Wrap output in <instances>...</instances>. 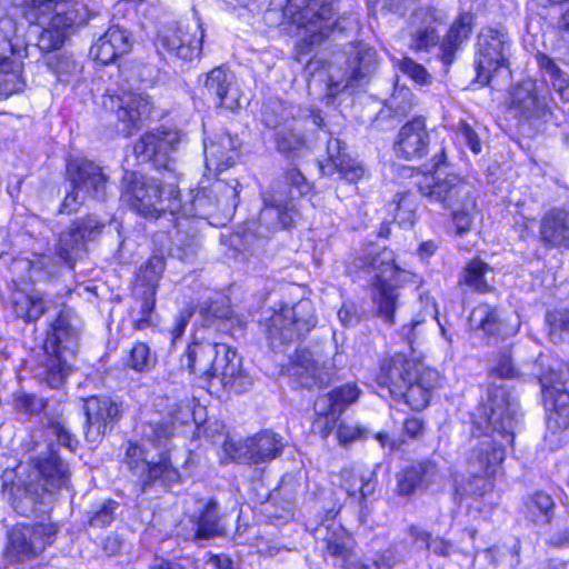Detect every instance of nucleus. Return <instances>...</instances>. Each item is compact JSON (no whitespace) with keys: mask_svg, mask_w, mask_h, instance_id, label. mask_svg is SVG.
Masks as SVG:
<instances>
[{"mask_svg":"<svg viewBox=\"0 0 569 569\" xmlns=\"http://www.w3.org/2000/svg\"><path fill=\"white\" fill-rule=\"evenodd\" d=\"M517 403L502 386L492 385L487 401L479 408L472 435L482 437L468 459L472 480L468 492L483 496L492 490V482L483 477L497 473L506 457V446L512 445L517 425Z\"/></svg>","mask_w":569,"mask_h":569,"instance_id":"obj_1","label":"nucleus"},{"mask_svg":"<svg viewBox=\"0 0 569 569\" xmlns=\"http://www.w3.org/2000/svg\"><path fill=\"white\" fill-rule=\"evenodd\" d=\"M21 466L18 469H6L1 475L2 493L20 515L32 512L37 503L46 496H52L68 486V465L53 451L47 457L31 459L28 479H21Z\"/></svg>","mask_w":569,"mask_h":569,"instance_id":"obj_2","label":"nucleus"},{"mask_svg":"<svg viewBox=\"0 0 569 569\" xmlns=\"http://www.w3.org/2000/svg\"><path fill=\"white\" fill-rule=\"evenodd\" d=\"M23 18L41 28L37 47L41 51L60 48L74 29L88 21L84 4L68 0H10Z\"/></svg>","mask_w":569,"mask_h":569,"instance_id":"obj_3","label":"nucleus"},{"mask_svg":"<svg viewBox=\"0 0 569 569\" xmlns=\"http://www.w3.org/2000/svg\"><path fill=\"white\" fill-rule=\"evenodd\" d=\"M81 335V320L64 306L49 325L43 350L47 356L41 379L52 389L60 388L70 375Z\"/></svg>","mask_w":569,"mask_h":569,"instance_id":"obj_4","label":"nucleus"},{"mask_svg":"<svg viewBox=\"0 0 569 569\" xmlns=\"http://www.w3.org/2000/svg\"><path fill=\"white\" fill-rule=\"evenodd\" d=\"M180 192L174 184L162 186L154 178L137 171H124L120 200L146 218H159L164 212L176 216L181 208Z\"/></svg>","mask_w":569,"mask_h":569,"instance_id":"obj_5","label":"nucleus"},{"mask_svg":"<svg viewBox=\"0 0 569 569\" xmlns=\"http://www.w3.org/2000/svg\"><path fill=\"white\" fill-rule=\"evenodd\" d=\"M311 184L296 167L287 169L283 176L274 180L269 190L263 192L264 208L259 216L260 223H266L264 230H259L260 237H268L278 224L290 227L298 211L295 204L296 196L307 194Z\"/></svg>","mask_w":569,"mask_h":569,"instance_id":"obj_6","label":"nucleus"},{"mask_svg":"<svg viewBox=\"0 0 569 569\" xmlns=\"http://www.w3.org/2000/svg\"><path fill=\"white\" fill-rule=\"evenodd\" d=\"M552 106L549 91L532 78L523 79L509 89L508 109L521 122H547L552 116Z\"/></svg>","mask_w":569,"mask_h":569,"instance_id":"obj_7","label":"nucleus"},{"mask_svg":"<svg viewBox=\"0 0 569 569\" xmlns=\"http://www.w3.org/2000/svg\"><path fill=\"white\" fill-rule=\"evenodd\" d=\"M166 269V258L153 254L137 270L132 295L139 307L138 317L132 320L134 330H146L156 325V295Z\"/></svg>","mask_w":569,"mask_h":569,"instance_id":"obj_8","label":"nucleus"},{"mask_svg":"<svg viewBox=\"0 0 569 569\" xmlns=\"http://www.w3.org/2000/svg\"><path fill=\"white\" fill-rule=\"evenodd\" d=\"M317 319L309 300H301L292 307H284L269 320L267 335L270 347L276 351L305 337L316 327Z\"/></svg>","mask_w":569,"mask_h":569,"instance_id":"obj_9","label":"nucleus"},{"mask_svg":"<svg viewBox=\"0 0 569 569\" xmlns=\"http://www.w3.org/2000/svg\"><path fill=\"white\" fill-rule=\"evenodd\" d=\"M418 0H388L390 10L410 16V48L416 51H427L439 42L437 26L445 23L448 14L433 7L417 8Z\"/></svg>","mask_w":569,"mask_h":569,"instance_id":"obj_10","label":"nucleus"},{"mask_svg":"<svg viewBox=\"0 0 569 569\" xmlns=\"http://www.w3.org/2000/svg\"><path fill=\"white\" fill-rule=\"evenodd\" d=\"M238 187L237 180H232L231 183L218 180L210 188L198 190L191 197L190 202H181L177 214L207 218L221 213L223 217L230 218L238 204Z\"/></svg>","mask_w":569,"mask_h":569,"instance_id":"obj_11","label":"nucleus"},{"mask_svg":"<svg viewBox=\"0 0 569 569\" xmlns=\"http://www.w3.org/2000/svg\"><path fill=\"white\" fill-rule=\"evenodd\" d=\"M57 533L58 527L52 522L16 526L8 532L3 557L11 563L32 560L53 543Z\"/></svg>","mask_w":569,"mask_h":569,"instance_id":"obj_12","label":"nucleus"},{"mask_svg":"<svg viewBox=\"0 0 569 569\" xmlns=\"http://www.w3.org/2000/svg\"><path fill=\"white\" fill-rule=\"evenodd\" d=\"M369 264L378 270L375 274L372 296L377 316L386 323L395 325V312L401 305L402 295L400 288L391 280L397 273L392 252L385 249L376 253Z\"/></svg>","mask_w":569,"mask_h":569,"instance_id":"obj_13","label":"nucleus"},{"mask_svg":"<svg viewBox=\"0 0 569 569\" xmlns=\"http://www.w3.org/2000/svg\"><path fill=\"white\" fill-rule=\"evenodd\" d=\"M287 12L295 23L305 28L302 43L307 49L327 38L333 26L335 12L327 0H287Z\"/></svg>","mask_w":569,"mask_h":569,"instance_id":"obj_14","label":"nucleus"},{"mask_svg":"<svg viewBox=\"0 0 569 569\" xmlns=\"http://www.w3.org/2000/svg\"><path fill=\"white\" fill-rule=\"evenodd\" d=\"M476 70L477 81L489 83L492 73L508 67L510 38L503 30L483 28L477 37Z\"/></svg>","mask_w":569,"mask_h":569,"instance_id":"obj_15","label":"nucleus"},{"mask_svg":"<svg viewBox=\"0 0 569 569\" xmlns=\"http://www.w3.org/2000/svg\"><path fill=\"white\" fill-rule=\"evenodd\" d=\"M103 229L104 223L93 214L74 219L59 234L56 256L72 267L77 260L87 253L88 242L94 241Z\"/></svg>","mask_w":569,"mask_h":569,"instance_id":"obj_16","label":"nucleus"},{"mask_svg":"<svg viewBox=\"0 0 569 569\" xmlns=\"http://www.w3.org/2000/svg\"><path fill=\"white\" fill-rule=\"evenodd\" d=\"M204 31L199 22L164 26L159 30L156 47L181 60H192L201 53Z\"/></svg>","mask_w":569,"mask_h":569,"instance_id":"obj_17","label":"nucleus"},{"mask_svg":"<svg viewBox=\"0 0 569 569\" xmlns=\"http://www.w3.org/2000/svg\"><path fill=\"white\" fill-rule=\"evenodd\" d=\"M419 192L430 202H438L445 209L466 208L475 206L471 186L457 174H448L446 178L425 177L418 184Z\"/></svg>","mask_w":569,"mask_h":569,"instance_id":"obj_18","label":"nucleus"},{"mask_svg":"<svg viewBox=\"0 0 569 569\" xmlns=\"http://www.w3.org/2000/svg\"><path fill=\"white\" fill-rule=\"evenodd\" d=\"M223 449L232 460L259 465L277 458L283 449V443L280 436L266 430L246 439L239 446L226 441Z\"/></svg>","mask_w":569,"mask_h":569,"instance_id":"obj_19","label":"nucleus"},{"mask_svg":"<svg viewBox=\"0 0 569 569\" xmlns=\"http://www.w3.org/2000/svg\"><path fill=\"white\" fill-rule=\"evenodd\" d=\"M124 463L132 473L141 479L144 487L156 481H161L162 485L170 487L180 481V473L172 467L169 457L161 456L158 462H148L143 449L136 443L128 446Z\"/></svg>","mask_w":569,"mask_h":569,"instance_id":"obj_20","label":"nucleus"},{"mask_svg":"<svg viewBox=\"0 0 569 569\" xmlns=\"http://www.w3.org/2000/svg\"><path fill=\"white\" fill-rule=\"evenodd\" d=\"M102 106L116 113L123 124V133L131 136L140 128L142 117L149 114L151 103L143 93L123 91L121 94L108 92L103 97Z\"/></svg>","mask_w":569,"mask_h":569,"instance_id":"obj_21","label":"nucleus"},{"mask_svg":"<svg viewBox=\"0 0 569 569\" xmlns=\"http://www.w3.org/2000/svg\"><path fill=\"white\" fill-rule=\"evenodd\" d=\"M181 140L179 131L159 128L146 132L133 147L138 160L151 161L156 167L169 168V153L174 151Z\"/></svg>","mask_w":569,"mask_h":569,"instance_id":"obj_22","label":"nucleus"},{"mask_svg":"<svg viewBox=\"0 0 569 569\" xmlns=\"http://www.w3.org/2000/svg\"><path fill=\"white\" fill-rule=\"evenodd\" d=\"M287 370L292 382L306 389L322 388L335 376L333 366L320 363L309 350H297Z\"/></svg>","mask_w":569,"mask_h":569,"instance_id":"obj_23","label":"nucleus"},{"mask_svg":"<svg viewBox=\"0 0 569 569\" xmlns=\"http://www.w3.org/2000/svg\"><path fill=\"white\" fill-rule=\"evenodd\" d=\"M86 415V438L90 442H97L112 428L120 419V408L117 402L108 397L92 396L84 400Z\"/></svg>","mask_w":569,"mask_h":569,"instance_id":"obj_24","label":"nucleus"},{"mask_svg":"<svg viewBox=\"0 0 569 569\" xmlns=\"http://www.w3.org/2000/svg\"><path fill=\"white\" fill-rule=\"evenodd\" d=\"M442 476L438 465L425 459L411 463L397 475L396 492L400 497H412L428 491L441 482Z\"/></svg>","mask_w":569,"mask_h":569,"instance_id":"obj_25","label":"nucleus"},{"mask_svg":"<svg viewBox=\"0 0 569 569\" xmlns=\"http://www.w3.org/2000/svg\"><path fill=\"white\" fill-rule=\"evenodd\" d=\"M67 174L70 184L82 188L90 198L106 199L108 177L100 166L89 160H72L67 164Z\"/></svg>","mask_w":569,"mask_h":569,"instance_id":"obj_26","label":"nucleus"},{"mask_svg":"<svg viewBox=\"0 0 569 569\" xmlns=\"http://www.w3.org/2000/svg\"><path fill=\"white\" fill-rule=\"evenodd\" d=\"M217 379L224 387L236 392L246 391L252 383L250 376L242 368V360L237 351L222 343L212 373V380Z\"/></svg>","mask_w":569,"mask_h":569,"instance_id":"obj_27","label":"nucleus"},{"mask_svg":"<svg viewBox=\"0 0 569 569\" xmlns=\"http://www.w3.org/2000/svg\"><path fill=\"white\" fill-rule=\"evenodd\" d=\"M421 365L416 359H409L402 353H397L382 361L377 382L381 387L388 388L391 396L398 398L399 393H403L408 381Z\"/></svg>","mask_w":569,"mask_h":569,"instance_id":"obj_28","label":"nucleus"},{"mask_svg":"<svg viewBox=\"0 0 569 569\" xmlns=\"http://www.w3.org/2000/svg\"><path fill=\"white\" fill-rule=\"evenodd\" d=\"M339 510L340 507L329 509L327 518L312 532L317 543L321 545V548L330 556L347 561L351 551L350 537L345 528L333 519Z\"/></svg>","mask_w":569,"mask_h":569,"instance_id":"obj_29","label":"nucleus"},{"mask_svg":"<svg viewBox=\"0 0 569 569\" xmlns=\"http://www.w3.org/2000/svg\"><path fill=\"white\" fill-rule=\"evenodd\" d=\"M439 372L421 365L408 381L403 393H399L398 398H403L412 410H423L429 406L432 392L439 387Z\"/></svg>","mask_w":569,"mask_h":569,"instance_id":"obj_30","label":"nucleus"},{"mask_svg":"<svg viewBox=\"0 0 569 569\" xmlns=\"http://www.w3.org/2000/svg\"><path fill=\"white\" fill-rule=\"evenodd\" d=\"M429 143L426 121L423 118L417 117L400 128L395 150L400 158L407 160L420 159L427 153Z\"/></svg>","mask_w":569,"mask_h":569,"instance_id":"obj_31","label":"nucleus"},{"mask_svg":"<svg viewBox=\"0 0 569 569\" xmlns=\"http://www.w3.org/2000/svg\"><path fill=\"white\" fill-rule=\"evenodd\" d=\"M203 89L216 107L234 111L240 107V92L233 86L232 76L224 69L217 67L204 76Z\"/></svg>","mask_w":569,"mask_h":569,"instance_id":"obj_32","label":"nucleus"},{"mask_svg":"<svg viewBox=\"0 0 569 569\" xmlns=\"http://www.w3.org/2000/svg\"><path fill=\"white\" fill-rule=\"evenodd\" d=\"M220 346L222 343L218 342H193L189 345L181 357V367L187 368L192 375L211 381Z\"/></svg>","mask_w":569,"mask_h":569,"instance_id":"obj_33","label":"nucleus"},{"mask_svg":"<svg viewBox=\"0 0 569 569\" xmlns=\"http://www.w3.org/2000/svg\"><path fill=\"white\" fill-rule=\"evenodd\" d=\"M237 157V140L228 132L217 133L204 141L206 168L209 171L220 172L232 167Z\"/></svg>","mask_w":569,"mask_h":569,"instance_id":"obj_34","label":"nucleus"},{"mask_svg":"<svg viewBox=\"0 0 569 569\" xmlns=\"http://www.w3.org/2000/svg\"><path fill=\"white\" fill-rule=\"evenodd\" d=\"M196 506L197 511L189 516L190 522L196 528L194 539L208 540L224 535L218 501L197 499Z\"/></svg>","mask_w":569,"mask_h":569,"instance_id":"obj_35","label":"nucleus"},{"mask_svg":"<svg viewBox=\"0 0 569 569\" xmlns=\"http://www.w3.org/2000/svg\"><path fill=\"white\" fill-rule=\"evenodd\" d=\"M131 46L129 32L113 26L91 46L90 56L102 64H109L118 57L129 52Z\"/></svg>","mask_w":569,"mask_h":569,"instance_id":"obj_36","label":"nucleus"},{"mask_svg":"<svg viewBox=\"0 0 569 569\" xmlns=\"http://www.w3.org/2000/svg\"><path fill=\"white\" fill-rule=\"evenodd\" d=\"M342 142L337 138H330L327 143L328 163L321 166L325 173H330L333 168L340 178L348 182H357L366 174L365 167L342 151Z\"/></svg>","mask_w":569,"mask_h":569,"instance_id":"obj_37","label":"nucleus"},{"mask_svg":"<svg viewBox=\"0 0 569 569\" xmlns=\"http://www.w3.org/2000/svg\"><path fill=\"white\" fill-rule=\"evenodd\" d=\"M276 150L287 159L305 157L309 152V146L302 129L298 122L291 119L284 122L273 133Z\"/></svg>","mask_w":569,"mask_h":569,"instance_id":"obj_38","label":"nucleus"},{"mask_svg":"<svg viewBox=\"0 0 569 569\" xmlns=\"http://www.w3.org/2000/svg\"><path fill=\"white\" fill-rule=\"evenodd\" d=\"M473 19L472 13L462 12L449 28L440 43V58L445 64L452 63L456 52L469 39L473 28Z\"/></svg>","mask_w":569,"mask_h":569,"instance_id":"obj_39","label":"nucleus"},{"mask_svg":"<svg viewBox=\"0 0 569 569\" xmlns=\"http://www.w3.org/2000/svg\"><path fill=\"white\" fill-rule=\"evenodd\" d=\"M11 309L17 319L26 323L37 322L48 310V301L38 291L17 289L11 295Z\"/></svg>","mask_w":569,"mask_h":569,"instance_id":"obj_40","label":"nucleus"},{"mask_svg":"<svg viewBox=\"0 0 569 569\" xmlns=\"http://www.w3.org/2000/svg\"><path fill=\"white\" fill-rule=\"evenodd\" d=\"M360 389L352 383L337 387L330 392L319 396L313 405L316 413L342 415L360 396Z\"/></svg>","mask_w":569,"mask_h":569,"instance_id":"obj_41","label":"nucleus"},{"mask_svg":"<svg viewBox=\"0 0 569 569\" xmlns=\"http://www.w3.org/2000/svg\"><path fill=\"white\" fill-rule=\"evenodd\" d=\"M540 234L551 246L569 248V213L565 210L548 212L541 221Z\"/></svg>","mask_w":569,"mask_h":569,"instance_id":"obj_42","label":"nucleus"},{"mask_svg":"<svg viewBox=\"0 0 569 569\" xmlns=\"http://www.w3.org/2000/svg\"><path fill=\"white\" fill-rule=\"evenodd\" d=\"M341 487L346 490L349 497H358L359 501H365L370 497L376 489V481L373 475H367L360 469L350 467L343 468L340 472Z\"/></svg>","mask_w":569,"mask_h":569,"instance_id":"obj_43","label":"nucleus"},{"mask_svg":"<svg viewBox=\"0 0 569 569\" xmlns=\"http://www.w3.org/2000/svg\"><path fill=\"white\" fill-rule=\"evenodd\" d=\"M469 322L472 328L480 329L490 336H508L511 333L500 318L498 310L489 305L476 307L469 317Z\"/></svg>","mask_w":569,"mask_h":569,"instance_id":"obj_44","label":"nucleus"},{"mask_svg":"<svg viewBox=\"0 0 569 569\" xmlns=\"http://www.w3.org/2000/svg\"><path fill=\"white\" fill-rule=\"evenodd\" d=\"M27 54L28 46L17 36L16 22L9 17L0 18V60L24 58Z\"/></svg>","mask_w":569,"mask_h":569,"instance_id":"obj_45","label":"nucleus"},{"mask_svg":"<svg viewBox=\"0 0 569 569\" xmlns=\"http://www.w3.org/2000/svg\"><path fill=\"white\" fill-rule=\"evenodd\" d=\"M21 59L0 60V98L9 97L24 88Z\"/></svg>","mask_w":569,"mask_h":569,"instance_id":"obj_46","label":"nucleus"},{"mask_svg":"<svg viewBox=\"0 0 569 569\" xmlns=\"http://www.w3.org/2000/svg\"><path fill=\"white\" fill-rule=\"evenodd\" d=\"M436 303L427 297L423 311L412 319L410 323L402 326L400 335L412 351L415 350V345L419 343L425 336V322L428 318L436 319Z\"/></svg>","mask_w":569,"mask_h":569,"instance_id":"obj_47","label":"nucleus"},{"mask_svg":"<svg viewBox=\"0 0 569 569\" xmlns=\"http://www.w3.org/2000/svg\"><path fill=\"white\" fill-rule=\"evenodd\" d=\"M547 336L555 345L569 341V309H553L546 312Z\"/></svg>","mask_w":569,"mask_h":569,"instance_id":"obj_48","label":"nucleus"},{"mask_svg":"<svg viewBox=\"0 0 569 569\" xmlns=\"http://www.w3.org/2000/svg\"><path fill=\"white\" fill-rule=\"evenodd\" d=\"M555 502L552 498L541 491L530 496L526 503V517L532 522L549 523L553 513Z\"/></svg>","mask_w":569,"mask_h":569,"instance_id":"obj_49","label":"nucleus"},{"mask_svg":"<svg viewBox=\"0 0 569 569\" xmlns=\"http://www.w3.org/2000/svg\"><path fill=\"white\" fill-rule=\"evenodd\" d=\"M377 64V52L371 48L359 46L355 48L353 56L350 60V78L360 81L370 74Z\"/></svg>","mask_w":569,"mask_h":569,"instance_id":"obj_50","label":"nucleus"},{"mask_svg":"<svg viewBox=\"0 0 569 569\" xmlns=\"http://www.w3.org/2000/svg\"><path fill=\"white\" fill-rule=\"evenodd\" d=\"M47 66L62 82H70L72 79L77 78L82 70V66L67 52L49 57Z\"/></svg>","mask_w":569,"mask_h":569,"instance_id":"obj_51","label":"nucleus"},{"mask_svg":"<svg viewBox=\"0 0 569 569\" xmlns=\"http://www.w3.org/2000/svg\"><path fill=\"white\" fill-rule=\"evenodd\" d=\"M341 562L345 569H393L397 559L395 550L388 548L368 561L355 558L350 552L347 561Z\"/></svg>","mask_w":569,"mask_h":569,"instance_id":"obj_52","label":"nucleus"},{"mask_svg":"<svg viewBox=\"0 0 569 569\" xmlns=\"http://www.w3.org/2000/svg\"><path fill=\"white\" fill-rule=\"evenodd\" d=\"M540 68L549 77L552 88L565 99L569 100V77L556 61L545 54L538 58Z\"/></svg>","mask_w":569,"mask_h":569,"instance_id":"obj_53","label":"nucleus"},{"mask_svg":"<svg viewBox=\"0 0 569 569\" xmlns=\"http://www.w3.org/2000/svg\"><path fill=\"white\" fill-rule=\"evenodd\" d=\"M490 270L488 263L479 258L470 260L463 268V282L479 292H486L489 289L486 274Z\"/></svg>","mask_w":569,"mask_h":569,"instance_id":"obj_54","label":"nucleus"},{"mask_svg":"<svg viewBox=\"0 0 569 569\" xmlns=\"http://www.w3.org/2000/svg\"><path fill=\"white\" fill-rule=\"evenodd\" d=\"M156 362L157 357L144 342L134 343L126 359V366L136 372H149Z\"/></svg>","mask_w":569,"mask_h":569,"instance_id":"obj_55","label":"nucleus"},{"mask_svg":"<svg viewBox=\"0 0 569 569\" xmlns=\"http://www.w3.org/2000/svg\"><path fill=\"white\" fill-rule=\"evenodd\" d=\"M395 221L402 227H411L416 218V200L410 192L397 193L392 202Z\"/></svg>","mask_w":569,"mask_h":569,"instance_id":"obj_56","label":"nucleus"},{"mask_svg":"<svg viewBox=\"0 0 569 569\" xmlns=\"http://www.w3.org/2000/svg\"><path fill=\"white\" fill-rule=\"evenodd\" d=\"M279 493H273L263 506L266 516L276 522L287 521L293 516L295 502L291 499L278 500Z\"/></svg>","mask_w":569,"mask_h":569,"instance_id":"obj_57","label":"nucleus"},{"mask_svg":"<svg viewBox=\"0 0 569 569\" xmlns=\"http://www.w3.org/2000/svg\"><path fill=\"white\" fill-rule=\"evenodd\" d=\"M119 503L114 500L103 501L96 510H93L88 519L91 528L103 529L109 527L117 517Z\"/></svg>","mask_w":569,"mask_h":569,"instance_id":"obj_58","label":"nucleus"},{"mask_svg":"<svg viewBox=\"0 0 569 569\" xmlns=\"http://www.w3.org/2000/svg\"><path fill=\"white\" fill-rule=\"evenodd\" d=\"M386 106L397 116H407L415 106L413 93L408 88H397Z\"/></svg>","mask_w":569,"mask_h":569,"instance_id":"obj_59","label":"nucleus"},{"mask_svg":"<svg viewBox=\"0 0 569 569\" xmlns=\"http://www.w3.org/2000/svg\"><path fill=\"white\" fill-rule=\"evenodd\" d=\"M174 433V425L172 422L151 423L149 431L146 432L147 438L156 448L168 450V443Z\"/></svg>","mask_w":569,"mask_h":569,"instance_id":"obj_60","label":"nucleus"},{"mask_svg":"<svg viewBox=\"0 0 569 569\" xmlns=\"http://www.w3.org/2000/svg\"><path fill=\"white\" fill-rule=\"evenodd\" d=\"M198 240L194 233L183 234L177 232L174 254L182 261H190L197 254Z\"/></svg>","mask_w":569,"mask_h":569,"instance_id":"obj_61","label":"nucleus"},{"mask_svg":"<svg viewBox=\"0 0 569 569\" xmlns=\"http://www.w3.org/2000/svg\"><path fill=\"white\" fill-rule=\"evenodd\" d=\"M399 69L420 86L431 83V76L422 64L417 63L411 58H403L399 61Z\"/></svg>","mask_w":569,"mask_h":569,"instance_id":"obj_62","label":"nucleus"},{"mask_svg":"<svg viewBox=\"0 0 569 569\" xmlns=\"http://www.w3.org/2000/svg\"><path fill=\"white\" fill-rule=\"evenodd\" d=\"M546 542L556 548L569 547V515L558 518Z\"/></svg>","mask_w":569,"mask_h":569,"instance_id":"obj_63","label":"nucleus"},{"mask_svg":"<svg viewBox=\"0 0 569 569\" xmlns=\"http://www.w3.org/2000/svg\"><path fill=\"white\" fill-rule=\"evenodd\" d=\"M71 189L67 191L60 208L59 213L61 214H71L77 212L86 202V199L89 197L86 194L82 188H76L71 186Z\"/></svg>","mask_w":569,"mask_h":569,"instance_id":"obj_64","label":"nucleus"}]
</instances>
